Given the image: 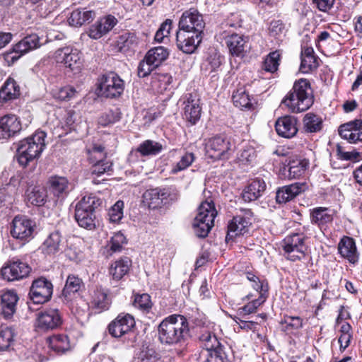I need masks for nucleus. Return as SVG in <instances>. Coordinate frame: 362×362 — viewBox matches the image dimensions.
I'll return each instance as SVG.
<instances>
[{
    "label": "nucleus",
    "mask_w": 362,
    "mask_h": 362,
    "mask_svg": "<svg viewBox=\"0 0 362 362\" xmlns=\"http://www.w3.org/2000/svg\"><path fill=\"white\" fill-rule=\"evenodd\" d=\"M158 332L162 344L181 346L189 336V322L184 315L173 314L162 320Z\"/></svg>",
    "instance_id": "obj_1"
},
{
    "label": "nucleus",
    "mask_w": 362,
    "mask_h": 362,
    "mask_svg": "<svg viewBox=\"0 0 362 362\" xmlns=\"http://www.w3.org/2000/svg\"><path fill=\"white\" fill-rule=\"evenodd\" d=\"M46 136L45 132L37 131L18 142L16 158L20 165L26 167L30 162L40 158L46 146Z\"/></svg>",
    "instance_id": "obj_2"
},
{
    "label": "nucleus",
    "mask_w": 362,
    "mask_h": 362,
    "mask_svg": "<svg viewBox=\"0 0 362 362\" xmlns=\"http://www.w3.org/2000/svg\"><path fill=\"white\" fill-rule=\"evenodd\" d=\"M282 104L293 112H300L309 109L313 104V96L308 81L300 79L296 81L293 88L282 100Z\"/></svg>",
    "instance_id": "obj_3"
},
{
    "label": "nucleus",
    "mask_w": 362,
    "mask_h": 362,
    "mask_svg": "<svg viewBox=\"0 0 362 362\" xmlns=\"http://www.w3.org/2000/svg\"><path fill=\"white\" fill-rule=\"evenodd\" d=\"M103 204V200L95 194L83 197L75 206V219L78 226L87 230L96 226L95 211Z\"/></svg>",
    "instance_id": "obj_4"
},
{
    "label": "nucleus",
    "mask_w": 362,
    "mask_h": 362,
    "mask_svg": "<svg viewBox=\"0 0 362 362\" xmlns=\"http://www.w3.org/2000/svg\"><path fill=\"white\" fill-rule=\"evenodd\" d=\"M217 214L213 201L203 202L193 221V228L197 236L205 238L214 225Z\"/></svg>",
    "instance_id": "obj_5"
},
{
    "label": "nucleus",
    "mask_w": 362,
    "mask_h": 362,
    "mask_svg": "<svg viewBox=\"0 0 362 362\" xmlns=\"http://www.w3.org/2000/svg\"><path fill=\"white\" fill-rule=\"evenodd\" d=\"M231 139L225 135H216L205 140V153L214 160L228 159L234 151Z\"/></svg>",
    "instance_id": "obj_6"
},
{
    "label": "nucleus",
    "mask_w": 362,
    "mask_h": 362,
    "mask_svg": "<svg viewBox=\"0 0 362 362\" xmlns=\"http://www.w3.org/2000/svg\"><path fill=\"white\" fill-rule=\"evenodd\" d=\"M305 240L303 233H295L284 239L282 247L288 259L294 262L305 257L308 249Z\"/></svg>",
    "instance_id": "obj_7"
},
{
    "label": "nucleus",
    "mask_w": 362,
    "mask_h": 362,
    "mask_svg": "<svg viewBox=\"0 0 362 362\" xmlns=\"http://www.w3.org/2000/svg\"><path fill=\"white\" fill-rule=\"evenodd\" d=\"M31 268L26 262L17 257L7 260L0 270L1 277L8 281H18L26 278Z\"/></svg>",
    "instance_id": "obj_8"
},
{
    "label": "nucleus",
    "mask_w": 362,
    "mask_h": 362,
    "mask_svg": "<svg viewBox=\"0 0 362 362\" xmlns=\"http://www.w3.org/2000/svg\"><path fill=\"white\" fill-rule=\"evenodd\" d=\"M99 88L105 97L116 98L123 93L124 82L117 74L109 72L100 78Z\"/></svg>",
    "instance_id": "obj_9"
},
{
    "label": "nucleus",
    "mask_w": 362,
    "mask_h": 362,
    "mask_svg": "<svg viewBox=\"0 0 362 362\" xmlns=\"http://www.w3.org/2000/svg\"><path fill=\"white\" fill-rule=\"evenodd\" d=\"M54 59L57 63L64 64L71 71H78L82 66L81 52L76 48L65 47L55 51Z\"/></svg>",
    "instance_id": "obj_10"
},
{
    "label": "nucleus",
    "mask_w": 362,
    "mask_h": 362,
    "mask_svg": "<svg viewBox=\"0 0 362 362\" xmlns=\"http://www.w3.org/2000/svg\"><path fill=\"white\" fill-rule=\"evenodd\" d=\"M62 324V315L57 308L45 309L37 314L35 326L40 330H53L60 327Z\"/></svg>",
    "instance_id": "obj_11"
},
{
    "label": "nucleus",
    "mask_w": 362,
    "mask_h": 362,
    "mask_svg": "<svg viewBox=\"0 0 362 362\" xmlns=\"http://www.w3.org/2000/svg\"><path fill=\"white\" fill-rule=\"evenodd\" d=\"M53 291L51 281L44 277L33 281L30 289V298L34 303L41 304L48 301Z\"/></svg>",
    "instance_id": "obj_12"
},
{
    "label": "nucleus",
    "mask_w": 362,
    "mask_h": 362,
    "mask_svg": "<svg viewBox=\"0 0 362 362\" xmlns=\"http://www.w3.org/2000/svg\"><path fill=\"white\" fill-rule=\"evenodd\" d=\"M205 23L202 16L194 8L185 11L179 21V30L202 34Z\"/></svg>",
    "instance_id": "obj_13"
},
{
    "label": "nucleus",
    "mask_w": 362,
    "mask_h": 362,
    "mask_svg": "<svg viewBox=\"0 0 362 362\" xmlns=\"http://www.w3.org/2000/svg\"><path fill=\"white\" fill-rule=\"evenodd\" d=\"M217 40L221 43L225 42L230 53L233 56H243L245 52L247 37L236 33L230 34L228 31H223L216 35Z\"/></svg>",
    "instance_id": "obj_14"
},
{
    "label": "nucleus",
    "mask_w": 362,
    "mask_h": 362,
    "mask_svg": "<svg viewBox=\"0 0 362 362\" xmlns=\"http://www.w3.org/2000/svg\"><path fill=\"white\" fill-rule=\"evenodd\" d=\"M40 45V37L37 34L28 35L13 46V51L8 53L6 57L14 62L25 53L38 48Z\"/></svg>",
    "instance_id": "obj_15"
},
{
    "label": "nucleus",
    "mask_w": 362,
    "mask_h": 362,
    "mask_svg": "<svg viewBox=\"0 0 362 362\" xmlns=\"http://www.w3.org/2000/svg\"><path fill=\"white\" fill-rule=\"evenodd\" d=\"M202 40V34L179 30L176 34V44L179 49L192 54L197 49Z\"/></svg>",
    "instance_id": "obj_16"
},
{
    "label": "nucleus",
    "mask_w": 362,
    "mask_h": 362,
    "mask_svg": "<svg viewBox=\"0 0 362 362\" xmlns=\"http://www.w3.org/2000/svg\"><path fill=\"white\" fill-rule=\"evenodd\" d=\"M135 326V320L129 314L121 313L108 325V332L114 337H120L129 332Z\"/></svg>",
    "instance_id": "obj_17"
},
{
    "label": "nucleus",
    "mask_w": 362,
    "mask_h": 362,
    "mask_svg": "<svg viewBox=\"0 0 362 362\" xmlns=\"http://www.w3.org/2000/svg\"><path fill=\"white\" fill-rule=\"evenodd\" d=\"M242 214H238L233 217L228 226V233L226 240L232 239L241 235L245 230L251 225L252 212L250 209L242 211Z\"/></svg>",
    "instance_id": "obj_18"
},
{
    "label": "nucleus",
    "mask_w": 362,
    "mask_h": 362,
    "mask_svg": "<svg viewBox=\"0 0 362 362\" xmlns=\"http://www.w3.org/2000/svg\"><path fill=\"white\" fill-rule=\"evenodd\" d=\"M34 226L31 220L24 216H16L13 220L11 233L14 238L26 241L32 238Z\"/></svg>",
    "instance_id": "obj_19"
},
{
    "label": "nucleus",
    "mask_w": 362,
    "mask_h": 362,
    "mask_svg": "<svg viewBox=\"0 0 362 362\" xmlns=\"http://www.w3.org/2000/svg\"><path fill=\"white\" fill-rule=\"evenodd\" d=\"M21 123L14 115H6L0 119V139H7L21 130Z\"/></svg>",
    "instance_id": "obj_20"
},
{
    "label": "nucleus",
    "mask_w": 362,
    "mask_h": 362,
    "mask_svg": "<svg viewBox=\"0 0 362 362\" xmlns=\"http://www.w3.org/2000/svg\"><path fill=\"white\" fill-rule=\"evenodd\" d=\"M339 134L350 143L362 141V119H355L341 124L339 129Z\"/></svg>",
    "instance_id": "obj_21"
},
{
    "label": "nucleus",
    "mask_w": 362,
    "mask_h": 362,
    "mask_svg": "<svg viewBox=\"0 0 362 362\" xmlns=\"http://www.w3.org/2000/svg\"><path fill=\"white\" fill-rule=\"evenodd\" d=\"M64 247V243L59 231L51 233L45 239L40 249L46 255H55L62 252Z\"/></svg>",
    "instance_id": "obj_22"
},
{
    "label": "nucleus",
    "mask_w": 362,
    "mask_h": 362,
    "mask_svg": "<svg viewBox=\"0 0 362 362\" xmlns=\"http://www.w3.org/2000/svg\"><path fill=\"white\" fill-rule=\"evenodd\" d=\"M297 120L292 116H284L279 118L275 124L277 134L284 138H291L298 132Z\"/></svg>",
    "instance_id": "obj_23"
},
{
    "label": "nucleus",
    "mask_w": 362,
    "mask_h": 362,
    "mask_svg": "<svg viewBox=\"0 0 362 362\" xmlns=\"http://www.w3.org/2000/svg\"><path fill=\"white\" fill-rule=\"evenodd\" d=\"M306 188L304 182H295L293 184L284 186L276 192V199L279 203H286L295 198Z\"/></svg>",
    "instance_id": "obj_24"
},
{
    "label": "nucleus",
    "mask_w": 362,
    "mask_h": 362,
    "mask_svg": "<svg viewBox=\"0 0 362 362\" xmlns=\"http://www.w3.org/2000/svg\"><path fill=\"white\" fill-rule=\"evenodd\" d=\"M48 182L52 193L59 199H64L71 190V185L65 177L52 176L49 177Z\"/></svg>",
    "instance_id": "obj_25"
},
{
    "label": "nucleus",
    "mask_w": 362,
    "mask_h": 362,
    "mask_svg": "<svg viewBox=\"0 0 362 362\" xmlns=\"http://www.w3.org/2000/svg\"><path fill=\"white\" fill-rule=\"evenodd\" d=\"M168 194L165 189L158 188L146 190L143 194V202L150 209H158L163 204V200L166 199Z\"/></svg>",
    "instance_id": "obj_26"
},
{
    "label": "nucleus",
    "mask_w": 362,
    "mask_h": 362,
    "mask_svg": "<svg viewBox=\"0 0 362 362\" xmlns=\"http://www.w3.org/2000/svg\"><path fill=\"white\" fill-rule=\"evenodd\" d=\"M338 250L340 255L347 259L350 263L355 264L358 262V254L353 238L344 237L338 245Z\"/></svg>",
    "instance_id": "obj_27"
},
{
    "label": "nucleus",
    "mask_w": 362,
    "mask_h": 362,
    "mask_svg": "<svg viewBox=\"0 0 362 362\" xmlns=\"http://www.w3.org/2000/svg\"><path fill=\"white\" fill-rule=\"evenodd\" d=\"M318 57L315 54L312 47H303L301 51V63L300 70L307 74L316 69L318 66Z\"/></svg>",
    "instance_id": "obj_28"
},
{
    "label": "nucleus",
    "mask_w": 362,
    "mask_h": 362,
    "mask_svg": "<svg viewBox=\"0 0 362 362\" xmlns=\"http://www.w3.org/2000/svg\"><path fill=\"white\" fill-rule=\"evenodd\" d=\"M265 189V182L259 178L255 179L243 190V199L248 202L255 201L262 195Z\"/></svg>",
    "instance_id": "obj_29"
},
{
    "label": "nucleus",
    "mask_w": 362,
    "mask_h": 362,
    "mask_svg": "<svg viewBox=\"0 0 362 362\" xmlns=\"http://www.w3.org/2000/svg\"><path fill=\"white\" fill-rule=\"evenodd\" d=\"M202 108L197 99L189 98L184 107V118L190 125H194L200 119Z\"/></svg>",
    "instance_id": "obj_30"
},
{
    "label": "nucleus",
    "mask_w": 362,
    "mask_h": 362,
    "mask_svg": "<svg viewBox=\"0 0 362 362\" xmlns=\"http://www.w3.org/2000/svg\"><path fill=\"white\" fill-rule=\"evenodd\" d=\"M83 287V281L78 276L70 274L66 279L62 295L67 302L71 301L76 295H78V292Z\"/></svg>",
    "instance_id": "obj_31"
},
{
    "label": "nucleus",
    "mask_w": 362,
    "mask_h": 362,
    "mask_svg": "<svg viewBox=\"0 0 362 362\" xmlns=\"http://www.w3.org/2000/svg\"><path fill=\"white\" fill-rule=\"evenodd\" d=\"M90 306L97 312L100 313L108 310L110 301L107 298V293L101 287L95 288L90 294Z\"/></svg>",
    "instance_id": "obj_32"
},
{
    "label": "nucleus",
    "mask_w": 362,
    "mask_h": 362,
    "mask_svg": "<svg viewBox=\"0 0 362 362\" xmlns=\"http://www.w3.org/2000/svg\"><path fill=\"white\" fill-rule=\"evenodd\" d=\"M18 300V295L14 291L8 290L1 295V310L5 318H10L16 312Z\"/></svg>",
    "instance_id": "obj_33"
},
{
    "label": "nucleus",
    "mask_w": 362,
    "mask_h": 362,
    "mask_svg": "<svg viewBox=\"0 0 362 362\" xmlns=\"http://www.w3.org/2000/svg\"><path fill=\"white\" fill-rule=\"evenodd\" d=\"M131 265L132 261L129 257L121 258L111 264L109 274L112 279L119 281L129 272Z\"/></svg>",
    "instance_id": "obj_34"
},
{
    "label": "nucleus",
    "mask_w": 362,
    "mask_h": 362,
    "mask_svg": "<svg viewBox=\"0 0 362 362\" xmlns=\"http://www.w3.org/2000/svg\"><path fill=\"white\" fill-rule=\"evenodd\" d=\"M95 16V12L93 11L86 8H78L72 11L68 21L69 25L78 27L91 22Z\"/></svg>",
    "instance_id": "obj_35"
},
{
    "label": "nucleus",
    "mask_w": 362,
    "mask_h": 362,
    "mask_svg": "<svg viewBox=\"0 0 362 362\" xmlns=\"http://www.w3.org/2000/svg\"><path fill=\"white\" fill-rule=\"evenodd\" d=\"M308 161L305 159L296 158L290 160L287 165L288 177L296 179L302 176L308 166Z\"/></svg>",
    "instance_id": "obj_36"
},
{
    "label": "nucleus",
    "mask_w": 362,
    "mask_h": 362,
    "mask_svg": "<svg viewBox=\"0 0 362 362\" xmlns=\"http://www.w3.org/2000/svg\"><path fill=\"white\" fill-rule=\"evenodd\" d=\"M20 95V87L13 78H8L0 89V100L8 101Z\"/></svg>",
    "instance_id": "obj_37"
},
{
    "label": "nucleus",
    "mask_w": 362,
    "mask_h": 362,
    "mask_svg": "<svg viewBox=\"0 0 362 362\" xmlns=\"http://www.w3.org/2000/svg\"><path fill=\"white\" fill-rule=\"evenodd\" d=\"M232 99L234 105L240 109L250 110L253 107L254 103L245 88H240L234 91Z\"/></svg>",
    "instance_id": "obj_38"
},
{
    "label": "nucleus",
    "mask_w": 362,
    "mask_h": 362,
    "mask_svg": "<svg viewBox=\"0 0 362 362\" xmlns=\"http://www.w3.org/2000/svg\"><path fill=\"white\" fill-rule=\"evenodd\" d=\"M26 196L28 201L35 206L44 205L47 197L45 189L40 186L28 188Z\"/></svg>",
    "instance_id": "obj_39"
},
{
    "label": "nucleus",
    "mask_w": 362,
    "mask_h": 362,
    "mask_svg": "<svg viewBox=\"0 0 362 362\" xmlns=\"http://www.w3.org/2000/svg\"><path fill=\"white\" fill-rule=\"evenodd\" d=\"M329 212L330 210L325 207L313 209L310 214L311 222L320 227L324 226L332 221V216Z\"/></svg>",
    "instance_id": "obj_40"
},
{
    "label": "nucleus",
    "mask_w": 362,
    "mask_h": 362,
    "mask_svg": "<svg viewBox=\"0 0 362 362\" xmlns=\"http://www.w3.org/2000/svg\"><path fill=\"white\" fill-rule=\"evenodd\" d=\"M199 341H201L203 350L202 351H215L221 349L220 342L218 341L215 334L210 331L203 329L199 336Z\"/></svg>",
    "instance_id": "obj_41"
},
{
    "label": "nucleus",
    "mask_w": 362,
    "mask_h": 362,
    "mask_svg": "<svg viewBox=\"0 0 362 362\" xmlns=\"http://www.w3.org/2000/svg\"><path fill=\"white\" fill-rule=\"evenodd\" d=\"M16 334L11 327H4L0 330V351H6L14 344Z\"/></svg>",
    "instance_id": "obj_42"
},
{
    "label": "nucleus",
    "mask_w": 362,
    "mask_h": 362,
    "mask_svg": "<svg viewBox=\"0 0 362 362\" xmlns=\"http://www.w3.org/2000/svg\"><path fill=\"white\" fill-rule=\"evenodd\" d=\"M223 59V57L219 53L213 52L202 63V70L209 74L218 71Z\"/></svg>",
    "instance_id": "obj_43"
},
{
    "label": "nucleus",
    "mask_w": 362,
    "mask_h": 362,
    "mask_svg": "<svg viewBox=\"0 0 362 362\" xmlns=\"http://www.w3.org/2000/svg\"><path fill=\"white\" fill-rule=\"evenodd\" d=\"M163 149L162 144L153 140H146L141 143L136 151L141 156H155L158 154Z\"/></svg>",
    "instance_id": "obj_44"
},
{
    "label": "nucleus",
    "mask_w": 362,
    "mask_h": 362,
    "mask_svg": "<svg viewBox=\"0 0 362 362\" xmlns=\"http://www.w3.org/2000/svg\"><path fill=\"white\" fill-rule=\"evenodd\" d=\"M168 56V52L163 47H156L151 49L146 54V60L156 67L165 61Z\"/></svg>",
    "instance_id": "obj_45"
},
{
    "label": "nucleus",
    "mask_w": 362,
    "mask_h": 362,
    "mask_svg": "<svg viewBox=\"0 0 362 362\" xmlns=\"http://www.w3.org/2000/svg\"><path fill=\"white\" fill-rule=\"evenodd\" d=\"M138 362H160V354L153 348L143 346L137 354Z\"/></svg>",
    "instance_id": "obj_46"
},
{
    "label": "nucleus",
    "mask_w": 362,
    "mask_h": 362,
    "mask_svg": "<svg viewBox=\"0 0 362 362\" xmlns=\"http://www.w3.org/2000/svg\"><path fill=\"white\" fill-rule=\"evenodd\" d=\"M280 58L281 54L279 51L276 50L270 52L263 62L262 69L270 73L275 72L278 69Z\"/></svg>",
    "instance_id": "obj_47"
},
{
    "label": "nucleus",
    "mask_w": 362,
    "mask_h": 362,
    "mask_svg": "<svg viewBox=\"0 0 362 362\" xmlns=\"http://www.w3.org/2000/svg\"><path fill=\"white\" fill-rule=\"evenodd\" d=\"M267 298V296L264 294L259 296L258 298L255 299L240 308L238 310V315L244 317L245 315L255 313L257 308L266 301Z\"/></svg>",
    "instance_id": "obj_48"
},
{
    "label": "nucleus",
    "mask_w": 362,
    "mask_h": 362,
    "mask_svg": "<svg viewBox=\"0 0 362 362\" xmlns=\"http://www.w3.org/2000/svg\"><path fill=\"white\" fill-rule=\"evenodd\" d=\"M137 37L134 33H124L117 40V45L121 50L125 51L134 47L137 44Z\"/></svg>",
    "instance_id": "obj_49"
},
{
    "label": "nucleus",
    "mask_w": 362,
    "mask_h": 362,
    "mask_svg": "<svg viewBox=\"0 0 362 362\" xmlns=\"http://www.w3.org/2000/svg\"><path fill=\"white\" fill-rule=\"evenodd\" d=\"M303 121L305 128L309 132H317L322 129V120L316 115L308 113Z\"/></svg>",
    "instance_id": "obj_50"
},
{
    "label": "nucleus",
    "mask_w": 362,
    "mask_h": 362,
    "mask_svg": "<svg viewBox=\"0 0 362 362\" xmlns=\"http://www.w3.org/2000/svg\"><path fill=\"white\" fill-rule=\"evenodd\" d=\"M88 159L91 163L102 162L106 157L105 148L100 144H93L87 150Z\"/></svg>",
    "instance_id": "obj_51"
},
{
    "label": "nucleus",
    "mask_w": 362,
    "mask_h": 362,
    "mask_svg": "<svg viewBox=\"0 0 362 362\" xmlns=\"http://www.w3.org/2000/svg\"><path fill=\"white\" fill-rule=\"evenodd\" d=\"M194 155L192 153L186 152L181 157L180 160L172 167L171 173L176 174L184 170L192 165L194 160Z\"/></svg>",
    "instance_id": "obj_52"
},
{
    "label": "nucleus",
    "mask_w": 362,
    "mask_h": 362,
    "mask_svg": "<svg viewBox=\"0 0 362 362\" xmlns=\"http://www.w3.org/2000/svg\"><path fill=\"white\" fill-rule=\"evenodd\" d=\"M121 118V113L118 109L110 110L101 115L98 119V124L105 127L118 122Z\"/></svg>",
    "instance_id": "obj_53"
},
{
    "label": "nucleus",
    "mask_w": 362,
    "mask_h": 362,
    "mask_svg": "<svg viewBox=\"0 0 362 362\" xmlns=\"http://www.w3.org/2000/svg\"><path fill=\"white\" fill-rule=\"evenodd\" d=\"M49 344L52 349L57 352H64L69 349V344L66 335H54L49 339Z\"/></svg>",
    "instance_id": "obj_54"
},
{
    "label": "nucleus",
    "mask_w": 362,
    "mask_h": 362,
    "mask_svg": "<svg viewBox=\"0 0 362 362\" xmlns=\"http://www.w3.org/2000/svg\"><path fill=\"white\" fill-rule=\"evenodd\" d=\"M200 362H225L222 349L215 351H202L199 355Z\"/></svg>",
    "instance_id": "obj_55"
},
{
    "label": "nucleus",
    "mask_w": 362,
    "mask_h": 362,
    "mask_svg": "<svg viewBox=\"0 0 362 362\" xmlns=\"http://www.w3.org/2000/svg\"><path fill=\"white\" fill-rule=\"evenodd\" d=\"M76 91L72 86H66L53 90V96L60 100H69L72 98Z\"/></svg>",
    "instance_id": "obj_56"
},
{
    "label": "nucleus",
    "mask_w": 362,
    "mask_h": 362,
    "mask_svg": "<svg viewBox=\"0 0 362 362\" xmlns=\"http://www.w3.org/2000/svg\"><path fill=\"white\" fill-rule=\"evenodd\" d=\"M124 203L122 201H117L108 211L109 219L112 223L119 221L123 216Z\"/></svg>",
    "instance_id": "obj_57"
},
{
    "label": "nucleus",
    "mask_w": 362,
    "mask_h": 362,
    "mask_svg": "<svg viewBox=\"0 0 362 362\" xmlns=\"http://www.w3.org/2000/svg\"><path fill=\"white\" fill-rule=\"evenodd\" d=\"M134 305L139 309L148 311L151 308L152 303L151 297L147 293H143L141 295H136L134 297Z\"/></svg>",
    "instance_id": "obj_58"
},
{
    "label": "nucleus",
    "mask_w": 362,
    "mask_h": 362,
    "mask_svg": "<svg viewBox=\"0 0 362 362\" xmlns=\"http://www.w3.org/2000/svg\"><path fill=\"white\" fill-rule=\"evenodd\" d=\"M171 27L172 21L170 19L165 20V21L161 24L160 28L156 33L155 40L158 42H163L165 37H168Z\"/></svg>",
    "instance_id": "obj_59"
},
{
    "label": "nucleus",
    "mask_w": 362,
    "mask_h": 362,
    "mask_svg": "<svg viewBox=\"0 0 362 362\" xmlns=\"http://www.w3.org/2000/svg\"><path fill=\"white\" fill-rule=\"evenodd\" d=\"M126 238L124 235L121 233H115L111 238L109 247L111 251L113 252H119L124 243H125Z\"/></svg>",
    "instance_id": "obj_60"
},
{
    "label": "nucleus",
    "mask_w": 362,
    "mask_h": 362,
    "mask_svg": "<svg viewBox=\"0 0 362 362\" xmlns=\"http://www.w3.org/2000/svg\"><path fill=\"white\" fill-rule=\"evenodd\" d=\"M112 170V163L109 161L103 160L102 162H98L93 164L91 168V173L100 176L105 173Z\"/></svg>",
    "instance_id": "obj_61"
},
{
    "label": "nucleus",
    "mask_w": 362,
    "mask_h": 362,
    "mask_svg": "<svg viewBox=\"0 0 362 362\" xmlns=\"http://www.w3.org/2000/svg\"><path fill=\"white\" fill-rule=\"evenodd\" d=\"M255 151L252 146H247L240 153L238 158L243 164L250 163L255 158Z\"/></svg>",
    "instance_id": "obj_62"
},
{
    "label": "nucleus",
    "mask_w": 362,
    "mask_h": 362,
    "mask_svg": "<svg viewBox=\"0 0 362 362\" xmlns=\"http://www.w3.org/2000/svg\"><path fill=\"white\" fill-rule=\"evenodd\" d=\"M156 68L154 65H152L148 60H146V57H145L143 60H141L137 68V74L140 78H144L148 76L151 71Z\"/></svg>",
    "instance_id": "obj_63"
},
{
    "label": "nucleus",
    "mask_w": 362,
    "mask_h": 362,
    "mask_svg": "<svg viewBox=\"0 0 362 362\" xmlns=\"http://www.w3.org/2000/svg\"><path fill=\"white\" fill-rule=\"evenodd\" d=\"M99 21L103 25V30L105 32V34L110 31L117 23V18L111 15L101 18Z\"/></svg>",
    "instance_id": "obj_64"
}]
</instances>
